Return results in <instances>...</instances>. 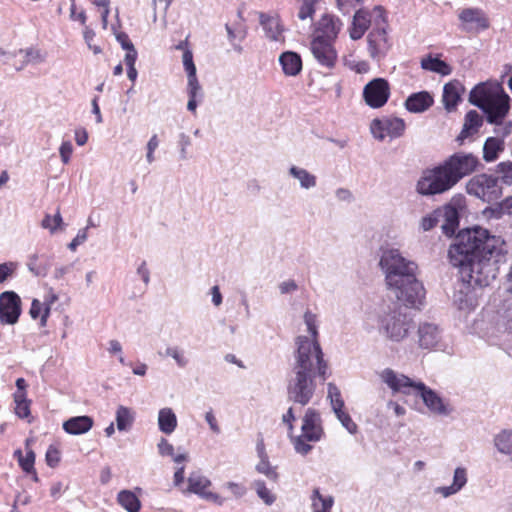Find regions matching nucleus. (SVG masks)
Returning a JSON list of instances; mask_svg holds the SVG:
<instances>
[{
  "mask_svg": "<svg viewBox=\"0 0 512 512\" xmlns=\"http://www.w3.org/2000/svg\"><path fill=\"white\" fill-rule=\"evenodd\" d=\"M434 103L433 96L428 91L412 93L405 100V108L411 113H423Z\"/></svg>",
  "mask_w": 512,
  "mask_h": 512,
  "instance_id": "24",
  "label": "nucleus"
},
{
  "mask_svg": "<svg viewBox=\"0 0 512 512\" xmlns=\"http://www.w3.org/2000/svg\"><path fill=\"white\" fill-rule=\"evenodd\" d=\"M93 418L88 415L74 416L66 420L62 427L63 430L71 435H81L87 433L93 427Z\"/></svg>",
  "mask_w": 512,
  "mask_h": 512,
  "instance_id": "27",
  "label": "nucleus"
},
{
  "mask_svg": "<svg viewBox=\"0 0 512 512\" xmlns=\"http://www.w3.org/2000/svg\"><path fill=\"white\" fill-rule=\"evenodd\" d=\"M381 379L393 393L410 394L412 390L417 391L418 382L403 374L396 373L391 368H386L382 371Z\"/></svg>",
  "mask_w": 512,
  "mask_h": 512,
  "instance_id": "18",
  "label": "nucleus"
},
{
  "mask_svg": "<svg viewBox=\"0 0 512 512\" xmlns=\"http://www.w3.org/2000/svg\"><path fill=\"white\" fill-rule=\"evenodd\" d=\"M337 417V419L341 422L343 427L350 433L355 434L357 432L358 426L352 420L351 416L344 411V409H340L333 411Z\"/></svg>",
  "mask_w": 512,
  "mask_h": 512,
  "instance_id": "49",
  "label": "nucleus"
},
{
  "mask_svg": "<svg viewBox=\"0 0 512 512\" xmlns=\"http://www.w3.org/2000/svg\"><path fill=\"white\" fill-rule=\"evenodd\" d=\"M371 25V15L365 9H358L352 20L349 35L352 40H359Z\"/></svg>",
  "mask_w": 512,
  "mask_h": 512,
  "instance_id": "26",
  "label": "nucleus"
},
{
  "mask_svg": "<svg viewBox=\"0 0 512 512\" xmlns=\"http://www.w3.org/2000/svg\"><path fill=\"white\" fill-rule=\"evenodd\" d=\"M35 453L33 450H28L26 455L19 459V466L25 473L34 472Z\"/></svg>",
  "mask_w": 512,
  "mask_h": 512,
  "instance_id": "54",
  "label": "nucleus"
},
{
  "mask_svg": "<svg viewBox=\"0 0 512 512\" xmlns=\"http://www.w3.org/2000/svg\"><path fill=\"white\" fill-rule=\"evenodd\" d=\"M441 220L443 221L441 229L443 234L451 237L459 227L460 213L452 204H447L441 209Z\"/></svg>",
  "mask_w": 512,
  "mask_h": 512,
  "instance_id": "25",
  "label": "nucleus"
},
{
  "mask_svg": "<svg viewBox=\"0 0 512 512\" xmlns=\"http://www.w3.org/2000/svg\"><path fill=\"white\" fill-rule=\"evenodd\" d=\"M490 333L497 338L512 334V298L505 299L496 311Z\"/></svg>",
  "mask_w": 512,
  "mask_h": 512,
  "instance_id": "14",
  "label": "nucleus"
},
{
  "mask_svg": "<svg viewBox=\"0 0 512 512\" xmlns=\"http://www.w3.org/2000/svg\"><path fill=\"white\" fill-rule=\"evenodd\" d=\"M379 265L385 274L388 289L391 290L403 281L416 275L418 266L406 259L398 249H387L382 252Z\"/></svg>",
  "mask_w": 512,
  "mask_h": 512,
  "instance_id": "5",
  "label": "nucleus"
},
{
  "mask_svg": "<svg viewBox=\"0 0 512 512\" xmlns=\"http://www.w3.org/2000/svg\"><path fill=\"white\" fill-rule=\"evenodd\" d=\"M187 94L189 97L187 109L188 111L195 113L198 106V100L201 101L203 99V91L200 83L187 84Z\"/></svg>",
  "mask_w": 512,
  "mask_h": 512,
  "instance_id": "40",
  "label": "nucleus"
},
{
  "mask_svg": "<svg viewBox=\"0 0 512 512\" xmlns=\"http://www.w3.org/2000/svg\"><path fill=\"white\" fill-rule=\"evenodd\" d=\"M506 243L501 236L473 226L459 231L448 249L449 263L458 268L469 287H486L496 279L499 266L506 261Z\"/></svg>",
  "mask_w": 512,
  "mask_h": 512,
  "instance_id": "1",
  "label": "nucleus"
},
{
  "mask_svg": "<svg viewBox=\"0 0 512 512\" xmlns=\"http://www.w3.org/2000/svg\"><path fill=\"white\" fill-rule=\"evenodd\" d=\"M158 452L161 456H173L174 447L165 438H161L157 444Z\"/></svg>",
  "mask_w": 512,
  "mask_h": 512,
  "instance_id": "64",
  "label": "nucleus"
},
{
  "mask_svg": "<svg viewBox=\"0 0 512 512\" xmlns=\"http://www.w3.org/2000/svg\"><path fill=\"white\" fill-rule=\"evenodd\" d=\"M310 50L319 65L332 69L337 62V52L333 41L324 39L323 36H316L310 43Z\"/></svg>",
  "mask_w": 512,
  "mask_h": 512,
  "instance_id": "12",
  "label": "nucleus"
},
{
  "mask_svg": "<svg viewBox=\"0 0 512 512\" xmlns=\"http://www.w3.org/2000/svg\"><path fill=\"white\" fill-rule=\"evenodd\" d=\"M283 73L287 76H296L302 70L301 56L294 51H285L279 57Z\"/></svg>",
  "mask_w": 512,
  "mask_h": 512,
  "instance_id": "28",
  "label": "nucleus"
},
{
  "mask_svg": "<svg viewBox=\"0 0 512 512\" xmlns=\"http://www.w3.org/2000/svg\"><path fill=\"white\" fill-rule=\"evenodd\" d=\"M493 94L494 92L487 86V84L481 82L475 85L470 91L469 102L480 110H483Z\"/></svg>",
  "mask_w": 512,
  "mask_h": 512,
  "instance_id": "30",
  "label": "nucleus"
},
{
  "mask_svg": "<svg viewBox=\"0 0 512 512\" xmlns=\"http://www.w3.org/2000/svg\"><path fill=\"white\" fill-rule=\"evenodd\" d=\"M494 444L501 454H505L512 461V430H503L494 438Z\"/></svg>",
  "mask_w": 512,
  "mask_h": 512,
  "instance_id": "38",
  "label": "nucleus"
},
{
  "mask_svg": "<svg viewBox=\"0 0 512 512\" xmlns=\"http://www.w3.org/2000/svg\"><path fill=\"white\" fill-rule=\"evenodd\" d=\"M50 266L51 261L45 255L39 256L38 254H32L28 258L27 267L35 276L45 277L48 274Z\"/></svg>",
  "mask_w": 512,
  "mask_h": 512,
  "instance_id": "33",
  "label": "nucleus"
},
{
  "mask_svg": "<svg viewBox=\"0 0 512 512\" xmlns=\"http://www.w3.org/2000/svg\"><path fill=\"white\" fill-rule=\"evenodd\" d=\"M467 470L464 467H457L454 470L453 482L451 485L459 492L467 483Z\"/></svg>",
  "mask_w": 512,
  "mask_h": 512,
  "instance_id": "53",
  "label": "nucleus"
},
{
  "mask_svg": "<svg viewBox=\"0 0 512 512\" xmlns=\"http://www.w3.org/2000/svg\"><path fill=\"white\" fill-rule=\"evenodd\" d=\"M482 214L487 219H501L504 215H512V196H508L502 201L494 202V205L486 207Z\"/></svg>",
  "mask_w": 512,
  "mask_h": 512,
  "instance_id": "29",
  "label": "nucleus"
},
{
  "mask_svg": "<svg viewBox=\"0 0 512 512\" xmlns=\"http://www.w3.org/2000/svg\"><path fill=\"white\" fill-rule=\"evenodd\" d=\"M183 65L187 73V84L199 83L196 75V66L193 61V54L190 50H185L183 53Z\"/></svg>",
  "mask_w": 512,
  "mask_h": 512,
  "instance_id": "44",
  "label": "nucleus"
},
{
  "mask_svg": "<svg viewBox=\"0 0 512 512\" xmlns=\"http://www.w3.org/2000/svg\"><path fill=\"white\" fill-rule=\"evenodd\" d=\"M87 230L88 227L80 229L77 235L73 238V240L69 243L68 248L72 251H75L76 248L84 243L87 239Z\"/></svg>",
  "mask_w": 512,
  "mask_h": 512,
  "instance_id": "63",
  "label": "nucleus"
},
{
  "mask_svg": "<svg viewBox=\"0 0 512 512\" xmlns=\"http://www.w3.org/2000/svg\"><path fill=\"white\" fill-rule=\"evenodd\" d=\"M260 23L265 31L267 38L271 39L272 41L279 40V36L282 33V28L278 19L261 14Z\"/></svg>",
  "mask_w": 512,
  "mask_h": 512,
  "instance_id": "37",
  "label": "nucleus"
},
{
  "mask_svg": "<svg viewBox=\"0 0 512 512\" xmlns=\"http://www.w3.org/2000/svg\"><path fill=\"white\" fill-rule=\"evenodd\" d=\"M187 481V491L189 493L196 494L200 498L208 502H213L219 506H222L224 504V498H222L217 493L207 491V488H209L212 485V483L206 476L202 475L200 472H192L189 475Z\"/></svg>",
  "mask_w": 512,
  "mask_h": 512,
  "instance_id": "15",
  "label": "nucleus"
},
{
  "mask_svg": "<svg viewBox=\"0 0 512 512\" xmlns=\"http://www.w3.org/2000/svg\"><path fill=\"white\" fill-rule=\"evenodd\" d=\"M327 398L330 400L332 410L344 409L345 403L339 388L332 382L327 384Z\"/></svg>",
  "mask_w": 512,
  "mask_h": 512,
  "instance_id": "43",
  "label": "nucleus"
},
{
  "mask_svg": "<svg viewBox=\"0 0 512 512\" xmlns=\"http://www.w3.org/2000/svg\"><path fill=\"white\" fill-rule=\"evenodd\" d=\"M406 129L404 119L399 117L375 118L370 124V131L373 137L383 141L386 136L392 139L403 136Z\"/></svg>",
  "mask_w": 512,
  "mask_h": 512,
  "instance_id": "10",
  "label": "nucleus"
},
{
  "mask_svg": "<svg viewBox=\"0 0 512 512\" xmlns=\"http://www.w3.org/2000/svg\"><path fill=\"white\" fill-rule=\"evenodd\" d=\"M496 172L499 174L500 184L512 185V162L504 161L496 165Z\"/></svg>",
  "mask_w": 512,
  "mask_h": 512,
  "instance_id": "47",
  "label": "nucleus"
},
{
  "mask_svg": "<svg viewBox=\"0 0 512 512\" xmlns=\"http://www.w3.org/2000/svg\"><path fill=\"white\" fill-rule=\"evenodd\" d=\"M342 27L339 18L331 14H324L317 23L318 36H323L328 41H334Z\"/></svg>",
  "mask_w": 512,
  "mask_h": 512,
  "instance_id": "23",
  "label": "nucleus"
},
{
  "mask_svg": "<svg viewBox=\"0 0 512 512\" xmlns=\"http://www.w3.org/2000/svg\"><path fill=\"white\" fill-rule=\"evenodd\" d=\"M177 427V416L172 408L165 407L158 412V428L166 434H172Z\"/></svg>",
  "mask_w": 512,
  "mask_h": 512,
  "instance_id": "32",
  "label": "nucleus"
},
{
  "mask_svg": "<svg viewBox=\"0 0 512 512\" xmlns=\"http://www.w3.org/2000/svg\"><path fill=\"white\" fill-rule=\"evenodd\" d=\"M301 431V435H304L310 442H318L322 439L324 430L321 426L320 414L315 409H307L303 417Z\"/></svg>",
  "mask_w": 512,
  "mask_h": 512,
  "instance_id": "19",
  "label": "nucleus"
},
{
  "mask_svg": "<svg viewBox=\"0 0 512 512\" xmlns=\"http://www.w3.org/2000/svg\"><path fill=\"white\" fill-rule=\"evenodd\" d=\"M289 175L299 181L300 187L303 189L314 188L317 184V178L314 174H311L308 170L292 165L289 168Z\"/></svg>",
  "mask_w": 512,
  "mask_h": 512,
  "instance_id": "36",
  "label": "nucleus"
},
{
  "mask_svg": "<svg viewBox=\"0 0 512 512\" xmlns=\"http://www.w3.org/2000/svg\"><path fill=\"white\" fill-rule=\"evenodd\" d=\"M337 8L344 14H349L362 0H336Z\"/></svg>",
  "mask_w": 512,
  "mask_h": 512,
  "instance_id": "59",
  "label": "nucleus"
},
{
  "mask_svg": "<svg viewBox=\"0 0 512 512\" xmlns=\"http://www.w3.org/2000/svg\"><path fill=\"white\" fill-rule=\"evenodd\" d=\"M459 29L466 33L478 34L490 27L486 13L478 7L463 8L458 12Z\"/></svg>",
  "mask_w": 512,
  "mask_h": 512,
  "instance_id": "9",
  "label": "nucleus"
},
{
  "mask_svg": "<svg viewBox=\"0 0 512 512\" xmlns=\"http://www.w3.org/2000/svg\"><path fill=\"white\" fill-rule=\"evenodd\" d=\"M72 152H73L72 143L70 141H63L59 148V153H60L61 160L64 164L69 163Z\"/></svg>",
  "mask_w": 512,
  "mask_h": 512,
  "instance_id": "61",
  "label": "nucleus"
},
{
  "mask_svg": "<svg viewBox=\"0 0 512 512\" xmlns=\"http://www.w3.org/2000/svg\"><path fill=\"white\" fill-rule=\"evenodd\" d=\"M421 68L438 73L442 76H448L452 73V67L447 62L431 55H428L421 60Z\"/></svg>",
  "mask_w": 512,
  "mask_h": 512,
  "instance_id": "34",
  "label": "nucleus"
},
{
  "mask_svg": "<svg viewBox=\"0 0 512 512\" xmlns=\"http://www.w3.org/2000/svg\"><path fill=\"white\" fill-rule=\"evenodd\" d=\"M14 402H15V414L21 418L26 419L30 416V401L26 396L20 393H14Z\"/></svg>",
  "mask_w": 512,
  "mask_h": 512,
  "instance_id": "42",
  "label": "nucleus"
},
{
  "mask_svg": "<svg viewBox=\"0 0 512 512\" xmlns=\"http://www.w3.org/2000/svg\"><path fill=\"white\" fill-rule=\"evenodd\" d=\"M494 129L495 137L502 138L503 140L512 133V122H502L500 125H496Z\"/></svg>",
  "mask_w": 512,
  "mask_h": 512,
  "instance_id": "62",
  "label": "nucleus"
},
{
  "mask_svg": "<svg viewBox=\"0 0 512 512\" xmlns=\"http://www.w3.org/2000/svg\"><path fill=\"white\" fill-rule=\"evenodd\" d=\"M374 15V26L373 27H385L387 29L388 22L386 11L382 6H375L373 9Z\"/></svg>",
  "mask_w": 512,
  "mask_h": 512,
  "instance_id": "57",
  "label": "nucleus"
},
{
  "mask_svg": "<svg viewBox=\"0 0 512 512\" xmlns=\"http://www.w3.org/2000/svg\"><path fill=\"white\" fill-rule=\"evenodd\" d=\"M417 334L419 346L423 349L435 348L441 340V330L434 323H420Z\"/></svg>",
  "mask_w": 512,
  "mask_h": 512,
  "instance_id": "21",
  "label": "nucleus"
},
{
  "mask_svg": "<svg viewBox=\"0 0 512 512\" xmlns=\"http://www.w3.org/2000/svg\"><path fill=\"white\" fill-rule=\"evenodd\" d=\"M60 460L61 457L59 449L53 445H50L45 454L46 464L51 468H55L58 466Z\"/></svg>",
  "mask_w": 512,
  "mask_h": 512,
  "instance_id": "56",
  "label": "nucleus"
},
{
  "mask_svg": "<svg viewBox=\"0 0 512 512\" xmlns=\"http://www.w3.org/2000/svg\"><path fill=\"white\" fill-rule=\"evenodd\" d=\"M135 416V411L131 408L119 405L115 413L117 429L120 432L129 431L135 421Z\"/></svg>",
  "mask_w": 512,
  "mask_h": 512,
  "instance_id": "35",
  "label": "nucleus"
},
{
  "mask_svg": "<svg viewBox=\"0 0 512 512\" xmlns=\"http://www.w3.org/2000/svg\"><path fill=\"white\" fill-rule=\"evenodd\" d=\"M29 314L32 319H37L38 317H40V325L44 327L46 326L47 319L50 315V307L49 305H46L43 308V304L38 299H33L29 310Z\"/></svg>",
  "mask_w": 512,
  "mask_h": 512,
  "instance_id": "41",
  "label": "nucleus"
},
{
  "mask_svg": "<svg viewBox=\"0 0 512 512\" xmlns=\"http://www.w3.org/2000/svg\"><path fill=\"white\" fill-rule=\"evenodd\" d=\"M317 0H303L300 10L298 12V18L300 20H306L312 18L315 13V3Z\"/></svg>",
  "mask_w": 512,
  "mask_h": 512,
  "instance_id": "55",
  "label": "nucleus"
},
{
  "mask_svg": "<svg viewBox=\"0 0 512 512\" xmlns=\"http://www.w3.org/2000/svg\"><path fill=\"white\" fill-rule=\"evenodd\" d=\"M465 91L463 84L459 80H452L443 87L442 101L444 108L448 111H454L462 101V93Z\"/></svg>",
  "mask_w": 512,
  "mask_h": 512,
  "instance_id": "22",
  "label": "nucleus"
},
{
  "mask_svg": "<svg viewBox=\"0 0 512 512\" xmlns=\"http://www.w3.org/2000/svg\"><path fill=\"white\" fill-rule=\"evenodd\" d=\"M334 505V497L331 495L324 496L322 500L319 501L316 507H313V512H331V509Z\"/></svg>",
  "mask_w": 512,
  "mask_h": 512,
  "instance_id": "58",
  "label": "nucleus"
},
{
  "mask_svg": "<svg viewBox=\"0 0 512 512\" xmlns=\"http://www.w3.org/2000/svg\"><path fill=\"white\" fill-rule=\"evenodd\" d=\"M304 322L311 339L303 335L296 338L294 363L287 379L288 400L301 406H306L313 398L317 388L316 379L325 382L331 374L318 341L316 315L307 310L304 313Z\"/></svg>",
  "mask_w": 512,
  "mask_h": 512,
  "instance_id": "2",
  "label": "nucleus"
},
{
  "mask_svg": "<svg viewBox=\"0 0 512 512\" xmlns=\"http://www.w3.org/2000/svg\"><path fill=\"white\" fill-rule=\"evenodd\" d=\"M510 101V96L499 86L482 110L487 122L494 125L502 124L509 113Z\"/></svg>",
  "mask_w": 512,
  "mask_h": 512,
  "instance_id": "8",
  "label": "nucleus"
},
{
  "mask_svg": "<svg viewBox=\"0 0 512 512\" xmlns=\"http://www.w3.org/2000/svg\"><path fill=\"white\" fill-rule=\"evenodd\" d=\"M367 43L370 57L377 61L383 59L391 47L385 27H373L367 35Z\"/></svg>",
  "mask_w": 512,
  "mask_h": 512,
  "instance_id": "16",
  "label": "nucleus"
},
{
  "mask_svg": "<svg viewBox=\"0 0 512 512\" xmlns=\"http://www.w3.org/2000/svg\"><path fill=\"white\" fill-rule=\"evenodd\" d=\"M164 355L173 358L180 368H185L189 363L184 351L178 347H167Z\"/></svg>",
  "mask_w": 512,
  "mask_h": 512,
  "instance_id": "48",
  "label": "nucleus"
},
{
  "mask_svg": "<svg viewBox=\"0 0 512 512\" xmlns=\"http://www.w3.org/2000/svg\"><path fill=\"white\" fill-rule=\"evenodd\" d=\"M253 487L257 493V496L263 500V502L270 506L276 501V496L271 493V491L266 487V484L263 480H255L253 482Z\"/></svg>",
  "mask_w": 512,
  "mask_h": 512,
  "instance_id": "46",
  "label": "nucleus"
},
{
  "mask_svg": "<svg viewBox=\"0 0 512 512\" xmlns=\"http://www.w3.org/2000/svg\"><path fill=\"white\" fill-rule=\"evenodd\" d=\"M377 327L380 335L387 340L403 342L415 327L413 317L398 303H392L377 316Z\"/></svg>",
  "mask_w": 512,
  "mask_h": 512,
  "instance_id": "4",
  "label": "nucleus"
},
{
  "mask_svg": "<svg viewBox=\"0 0 512 512\" xmlns=\"http://www.w3.org/2000/svg\"><path fill=\"white\" fill-rule=\"evenodd\" d=\"M389 97L390 85L384 78H374L364 86L363 99L373 109L383 107Z\"/></svg>",
  "mask_w": 512,
  "mask_h": 512,
  "instance_id": "11",
  "label": "nucleus"
},
{
  "mask_svg": "<svg viewBox=\"0 0 512 512\" xmlns=\"http://www.w3.org/2000/svg\"><path fill=\"white\" fill-rule=\"evenodd\" d=\"M62 225L63 219L59 211L53 217L46 215L42 220V227L49 229L51 233H54Z\"/></svg>",
  "mask_w": 512,
  "mask_h": 512,
  "instance_id": "51",
  "label": "nucleus"
},
{
  "mask_svg": "<svg viewBox=\"0 0 512 512\" xmlns=\"http://www.w3.org/2000/svg\"><path fill=\"white\" fill-rule=\"evenodd\" d=\"M483 125V118L476 110H470L466 113L464 118V124L459 135L455 141L459 146L464 145L467 139L472 138L478 134L480 128Z\"/></svg>",
  "mask_w": 512,
  "mask_h": 512,
  "instance_id": "20",
  "label": "nucleus"
},
{
  "mask_svg": "<svg viewBox=\"0 0 512 512\" xmlns=\"http://www.w3.org/2000/svg\"><path fill=\"white\" fill-rule=\"evenodd\" d=\"M391 291L401 306L419 310L424 305L426 290L416 275L408 276L401 285H397Z\"/></svg>",
  "mask_w": 512,
  "mask_h": 512,
  "instance_id": "7",
  "label": "nucleus"
},
{
  "mask_svg": "<svg viewBox=\"0 0 512 512\" xmlns=\"http://www.w3.org/2000/svg\"><path fill=\"white\" fill-rule=\"evenodd\" d=\"M481 168L483 164L477 155L465 151L455 152L437 166L425 170L417 181L416 191L423 196L445 193Z\"/></svg>",
  "mask_w": 512,
  "mask_h": 512,
  "instance_id": "3",
  "label": "nucleus"
},
{
  "mask_svg": "<svg viewBox=\"0 0 512 512\" xmlns=\"http://www.w3.org/2000/svg\"><path fill=\"white\" fill-rule=\"evenodd\" d=\"M309 441L304 437V435H299L292 438V443L294 446L295 451L305 456L312 450L313 446L308 443Z\"/></svg>",
  "mask_w": 512,
  "mask_h": 512,
  "instance_id": "50",
  "label": "nucleus"
},
{
  "mask_svg": "<svg viewBox=\"0 0 512 512\" xmlns=\"http://www.w3.org/2000/svg\"><path fill=\"white\" fill-rule=\"evenodd\" d=\"M441 220V209L434 210L431 214L426 215L421 220V228L424 231L433 229Z\"/></svg>",
  "mask_w": 512,
  "mask_h": 512,
  "instance_id": "52",
  "label": "nucleus"
},
{
  "mask_svg": "<svg viewBox=\"0 0 512 512\" xmlns=\"http://www.w3.org/2000/svg\"><path fill=\"white\" fill-rule=\"evenodd\" d=\"M466 193L484 203L493 204L503 195L500 178L494 174L479 173L466 182Z\"/></svg>",
  "mask_w": 512,
  "mask_h": 512,
  "instance_id": "6",
  "label": "nucleus"
},
{
  "mask_svg": "<svg viewBox=\"0 0 512 512\" xmlns=\"http://www.w3.org/2000/svg\"><path fill=\"white\" fill-rule=\"evenodd\" d=\"M417 394L421 397L425 406L431 413L440 416H448L451 414L453 409L446 404L433 389L427 387L423 382H418Z\"/></svg>",
  "mask_w": 512,
  "mask_h": 512,
  "instance_id": "17",
  "label": "nucleus"
},
{
  "mask_svg": "<svg viewBox=\"0 0 512 512\" xmlns=\"http://www.w3.org/2000/svg\"><path fill=\"white\" fill-rule=\"evenodd\" d=\"M505 149V142L499 137H488L483 145V159L487 163L498 159L499 154Z\"/></svg>",
  "mask_w": 512,
  "mask_h": 512,
  "instance_id": "31",
  "label": "nucleus"
},
{
  "mask_svg": "<svg viewBox=\"0 0 512 512\" xmlns=\"http://www.w3.org/2000/svg\"><path fill=\"white\" fill-rule=\"evenodd\" d=\"M21 311V299L17 293L14 291H5L0 294L1 323L8 325L17 323Z\"/></svg>",
  "mask_w": 512,
  "mask_h": 512,
  "instance_id": "13",
  "label": "nucleus"
},
{
  "mask_svg": "<svg viewBox=\"0 0 512 512\" xmlns=\"http://www.w3.org/2000/svg\"><path fill=\"white\" fill-rule=\"evenodd\" d=\"M118 503L128 512H139L141 502L138 497L129 490H122L117 496Z\"/></svg>",
  "mask_w": 512,
  "mask_h": 512,
  "instance_id": "39",
  "label": "nucleus"
},
{
  "mask_svg": "<svg viewBox=\"0 0 512 512\" xmlns=\"http://www.w3.org/2000/svg\"><path fill=\"white\" fill-rule=\"evenodd\" d=\"M178 146L180 150V158L182 160L187 159V148L191 145V139L185 133H180L178 137Z\"/></svg>",
  "mask_w": 512,
  "mask_h": 512,
  "instance_id": "60",
  "label": "nucleus"
},
{
  "mask_svg": "<svg viewBox=\"0 0 512 512\" xmlns=\"http://www.w3.org/2000/svg\"><path fill=\"white\" fill-rule=\"evenodd\" d=\"M258 464L255 466V470L265 475L269 480L276 482L279 478V474L276 471V467L271 466L269 457L259 458Z\"/></svg>",
  "mask_w": 512,
  "mask_h": 512,
  "instance_id": "45",
  "label": "nucleus"
}]
</instances>
